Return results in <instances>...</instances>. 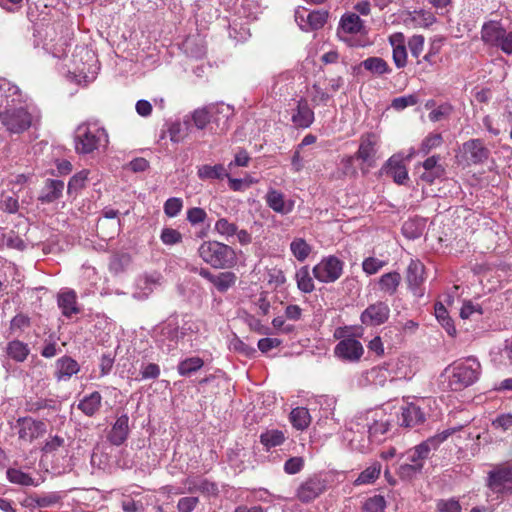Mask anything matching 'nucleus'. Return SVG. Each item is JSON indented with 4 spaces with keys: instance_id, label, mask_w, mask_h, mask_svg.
Here are the masks:
<instances>
[{
    "instance_id": "obj_56",
    "label": "nucleus",
    "mask_w": 512,
    "mask_h": 512,
    "mask_svg": "<svg viewBox=\"0 0 512 512\" xmlns=\"http://www.w3.org/2000/svg\"><path fill=\"white\" fill-rule=\"evenodd\" d=\"M437 512H461L462 507L458 500L455 498L439 499L436 502Z\"/></svg>"
},
{
    "instance_id": "obj_7",
    "label": "nucleus",
    "mask_w": 512,
    "mask_h": 512,
    "mask_svg": "<svg viewBox=\"0 0 512 512\" xmlns=\"http://www.w3.org/2000/svg\"><path fill=\"white\" fill-rule=\"evenodd\" d=\"M455 431L456 429L444 430L409 449L406 452V461L413 465L422 464L423 468L424 462L429 457L431 450H436L440 444L446 441Z\"/></svg>"
},
{
    "instance_id": "obj_32",
    "label": "nucleus",
    "mask_w": 512,
    "mask_h": 512,
    "mask_svg": "<svg viewBox=\"0 0 512 512\" xmlns=\"http://www.w3.org/2000/svg\"><path fill=\"white\" fill-rule=\"evenodd\" d=\"M102 396L98 391L85 396L79 401L77 408L82 411L86 416H94L101 408Z\"/></svg>"
},
{
    "instance_id": "obj_46",
    "label": "nucleus",
    "mask_w": 512,
    "mask_h": 512,
    "mask_svg": "<svg viewBox=\"0 0 512 512\" xmlns=\"http://www.w3.org/2000/svg\"><path fill=\"white\" fill-rule=\"evenodd\" d=\"M213 285L219 292H226L229 288L235 285L237 276L235 273L226 271L216 275Z\"/></svg>"
},
{
    "instance_id": "obj_62",
    "label": "nucleus",
    "mask_w": 512,
    "mask_h": 512,
    "mask_svg": "<svg viewBox=\"0 0 512 512\" xmlns=\"http://www.w3.org/2000/svg\"><path fill=\"white\" fill-rule=\"evenodd\" d=\"M29 326H30V318L27 315H24L22 313L15 315L10 322V330L12 332L24 331Z\"/></svg>"
},
{
    "instance_id": "obj_22",
    "label": "nucleus",
    "mask_w": 512,
    "mask_h": 512,
    "mask_svg": "<svg viewBox=\"0 0 512 512\" xmlns=\"http://www.w3.org/2000/svg\"><path fill=\"white\" fill-rule=\"evenodd\" d=\"M315 119L314 111L310 108L307 99L301 98L292 114V122L297 128H308Z\"/></svg>"
},
{
    "instance_id": "obj_11",
    "label": "nucleus",
    "mask_w": 512,
    "mask_h": 512,
    "mask_svg": "<svg viewBox=\"0 0 512 512\" xmlns=\"http://www.w3.org/2000/svg\"><path fill=\"white\" fill-rule=\"evenodd\" d=\"M326 481L314 475L302 482L296 491V497L302 503H309L326 491Z\"/></svg>"
},
{
    "instance_id": "obj_13",
    "label": "nucleus",
    "mask_w": 512,
    "mask_h": 512,
    "mask_svg": "<svg viewBox=\"0 0 512 512\" xmlns=\"http://www.w3.org/2000/svg\"><path fill=\"white\" fill-rule=\"evenodd\" d=\"M19 439L31 443L46 433V424L31 417H22L17 420Z\"/></svg>"
},
{
    "instance_id": "obj_51",
    "label": "nucleus",
    "mask_w": 512,
    "mask_h": 512,
    "mask_svg": "<svg viewBox=\"0 0 512 512\" xmlns=\"http://www.w3.org/2000/svg\"><path fill=\"white\" fill-rule=\"evenodd\" d=\"M58 338L54 334H50L44 340V346L40 352L41 356L44 358H53L60 351L57 346Z\"/></svg>"
},
{
    "instance_id": "obj_27",
    "label": "nucleus",
    "mask_w": 512,
    "mask_h": 512,
    "mask_svg": "<svg viewBox=\"0 0 512 512\" xmlns=\"http://www.w3.org/2000/svg\"><path fill=\"white\" fill-rule=\"evenodd\" d=\"M79 370L80 366L76 360L69 356H63L56 361L55 377L58 381L68 380Z\"/></svg>"
},
{
    "instance_id": "obj_1",
    "label": "nucleus",
    "mask_w": 512,
    "mask_h": 512,
    "mask_svg": "<svg viewBox=\"0 0 512 512\" xmlns=\"http://www.w3.org/2000/svg\"><path fill=\"white\" fill-rule=\"evenodd\" d=\"M481 374V364L475 357L457 360L441 374V386L445 391L459 392L476 383Z\"/></svg>"
},
{
    "instance_id": "obj_49",
    "label": "nucleus",
    "mask_w": 512,
    "mask_h": 512,
    "mask_svg": "<svg viewBox=\"0 0 512 512\" xmlns=\"http://www.w3.org/2000/svg\"><path fill=\"white\" fill-rule=\"evenodd\" d=\"M385 507V498L382 495H375L364 502L361 512H384Z\"/></svg>"
},
{
    "instance_id": "obj_29",
    "label": "nucleus",
    "mask_w": 512,
    "mask_h": 512,
    "mask_svg": "<svg viewBox=\"0 0 512 512\" xmlns=\"http://www.w3.org/2000/svg\"><path fill=\"white\" fill-rule=\"evenodd\" d=\"M63 190L62 180L47 179L38 200L41 203H52L62 196Z\"/></svg>"
},
{
    "instance_id": "obj_10",
    "label": "nucleus",
    "mask_w": 512,
    "mask_h": 512,
    "mask_svg": "<svg viewBox=\"0 0 512 512\" xmlns=\"http://www.w3.org/2000/svg\"><path fill=\"white\" fill-rule=\"evenodd\" d=\"M380 142L381 138L378 133L372 131L363 133L359 138V148L355 153L356 159L372 166L375 161Z\"/></svg>"
},
{
    "instance_id": "obj_52",
    "label": "nucleus",
    "mask_w": 512,
    "mask_h": 512,
    "mask_svg": "<svg viewBox=\"0 0 512 512\" xmlns=\"http://www.w3.org/2000/svg\"><path fill=\"white\" fill-rule=\"evenodd\" d=\"M37 504L39 508H48L59 504L62 501V496L59 492H49L44 494H37Z\"/></svg>"
},
{
    "instance_id": "obj_35",
    "label": "nucleus",
    "mask_w": 512,
    "mask_h": 512,
    "mask_svg": "<svg viewBox=\"0 0 512 512\" xmlns=\"http://www.w3.org/2000/svg\"><path fill=\"white\" fill-rule=\"evenodd\" d=\"M401 282L400 273L393 271L383 274L379 279V289L389 295H394Z\"/></svg>"
},
{
    "instance_id": "obj_19",
    "label": "nucleus",
    "mask_w": 512,
    "mask_h": 512,
    "mask_svg": "<svg viewBox=\"0 0 512 512\" xmlns=\"http://www.w3.org/2000/svg\"><path fill=\"white\" fill-rule=\"evenodd\" d=\"M440 155H432L422 163L424 172L420 175V179L427 184H433L436 179L445 175V167L440 164Z\"/></svg>"
},
{
    "instance_id": "obj_36",
    "label": "nucleus",
    "mask_w": 512,
    "mask_h": 512,
    "mask_svg": "<svg viewBox=\"0 0 512 512\" xmlns=\"http://www.w3.org/2000/svg\"><path fill=\"white\" fill-rule=\"evenodd\" d=\"M204 366V360L201 357L193 356L181 360L177 365V372L180 376L189 377Z\"/></svg>"
},
{
    "instance_id": "obj_20",
    "label": "nucleus",
    "mask_w": 512,
    "mask_h": 512,
    "mask_svg": "<svg viewBox=\"0 0 512 512\" xmlns=\"http://www.w3.org/2000/svg\"><path fill=\"white\" fill-rule=\"evenodd\" d=\"M425 413L414 403H409L401 408V415L398 417L399 425L402 427H415L424 423Z\"/></svg>"
},
{
    "instance_id": "obj_33",
    "label": "nucleus",
    "mask_w": 512,
    "mask_h": 512,
    "mask_svg": "<svg viewBox=\"0 0 512 512\" xmlns=\"http://www.w3.org/2000/svg\"><path fill=\"white\" fill-rule=\"evenodd\" d=\"M287 439L285 431L279 429H267L260 434V443L266 451L282 445Z\"/></svg>"
},
{
    "instance_id": "obj_64",
    "label": "nucleus",
    "mask_w": 512,
    "mask_h": 512,
    "mask_svg": "<svg viewBox=\"0 0 512 512\" xmlns=\"http://www.w3.org/2000/svg\"><path fill=\"white\" fill-rule=\"evenodd\" d=\"M492 426L495 429H501L507 431L512 428V414H500L493 421Z\"/></svg>"
},
{
    "instance_id": "obj_4",
    "label": "nucleus",
    "mask_w": 512,
    "mask_h": 512,
    "mask_svg": "<svg viewBox=\"0 0 512 512\" xmlns=\"http://www.w3.org/2000/svg\"><path fill=\"white\" fill-rule=\"evenodd\" d=\"M349 327H339L334 332V338L339 342L334 347V355L344 362L356 363L364 354V347L353 335L349 334Z\"/></svg>"
},
{
    "instance_id": "obj_24",
    "label": "nucleus",
    "mask_w": 512,
    "mask_h": 512,
    "mask_svg": "<svg viewBox=\"0 0 512 512\" xmlns=\"http://www.w3.org/2000/svg\"><path fill=\"white\" fill-rule=\"evenodd\" d=\"M389 42L393 48L392 59L397 68H404L407 65V49L405 38L402 33H395L389 37Z\"/></svg>"
},
{
    "instance_id": "obj_39",
    "label": "nucleus",
    "mask_w": 512,
    "mask_h": 512,
    "mask_svg": "<svg viewBox=\"0 0 512 512\" xmlns=\"http://www.w3.org/2000/svg\"><path fill=\"white\" fill-rule=\"evenodd\" d=\"M297 288L303 293H311L315 289L313 278L308 266H302L295 273Z\"/></svg>"
},
{
    "instance_id": "obj_3",
    "label": "nucleus",
    "mask_w": 512,
    "mask_h": 512,
    "mask_svg": "<svg viewBox=\"0 0 512 512\" xmlns=\"http://www.w3.org/2000/svg\"><path fill=\"white\" fill-rule=\"evenodd\" d=\"M108 143V134L104 128L81 124L74 136L75 150L78 154H90Z\"/></svg>"
},
{
    "instance_id": "obj_59",
    "label": "nucleus",
    "mask_w": 512,
    "mask_h": 512,
    "mask_svg": "<svg viewBox=\"0 0 512 512\" xmlns=\"http://www.w3.org/2000/svg\"><path fill=\"white\" fill-rule=\"evenodd\" d=\"M422 471V464H411L408 461L399 467V476L403 479H410Z\"/></svg>"
},
{
    "instance_id": "obj_15",
    "label": "nucleus",
    "mask_w": 512,
    "mask_h": 512,
    "mask_svg": "<svg viewBox=\"0 0 512 512\" xmlns=\"http://www.w3.org/2000/svg\"><path fill=\"white\" fill-rule=\"evenodd\" d=\"M24 103L25 96L17 85L7 80L0 81V108L6 110Z\"/></svg>"
},
{
    "instance_id": "obj_9",
    "label": "nucleus",
    "mask_w": 512,
    "mask_h": 512,
    "mask_svg": "<svg viewBox=\"0 0 512 512\" xmlns=\"http://www.w3.org/2000/svg\"><path fill=\"white\" fill-rule=\"evenodd\" d=\"M487 486L496 493L512 494V464L496 465L488 473Z\"/></svg>"
},
{
    "instance_id": "obj_6",
    "label": "nucleus",
    "mask_w": 512,
    "mask_h": 512,
    "mask_svg": "<svg viewBox=\"0 0 512 512\" xmlns=\"http://www.w3.org/2000/svg\"><path fill=\"white\" fill-rule=\"evenodd\" d=\"M38 119L22 104L0 111V123L10 134H22Z\"/></svg>"
},
{
    "instance_id": "obj_2",
    "label": "nucleus",
    "mask_w": 512,
    "mask_h": 512,
    "mask_svg": "<svg viewBox=\"0 0 512 512\" xmlns=\"http://www.w3.org/2000/svg\"><path fill=\"white\" fill-rule=\"evenodd\" d=\"M200 258L215 269L232 268L237 263L235 250L222 242L204 241L198 248Z\"/></svg>"
},
{
    "instance_id": "obj_14",
    "label": "nucleus",
    "mask_w": 512,
    "mask_h": 512,
    "mask_svg": "<svg viewBox=\"0 0 512 512\" xmlns=\"http://www.w3.org/2000/svg\"><path fill=\"white\" fill-rule=\"evenodd\" d=\"M390 315L387 303L378 301L370 304L361 314L360 320L366 326H378L385 323Z\"/></svg>"
},
{
    "instance_id": "obj_44",
    "label": "nucleus",
    "mask_w": 512,
    "mask_h": 512,
    "mask_svg": "<svg viewBox=\"0 0 512 512\" xmlns=\"http://www.w3.org/2000/svg\"><path fill=\"white\" fill-rule=\"evenodd\" d=\"M435 316L450 336H454L456 334V328L453 320L449 317L445 306L440 302L435 304Z\"/></svg>"
},
{
    "instance_id": "obj_48",
    "label": "nucleus",
    "mask_w": 512,
    "mask_h": 512,
    "mask_svg": "<svg viewBox=\"0 0 512 512\" xmlns=\"http://www.w3.org/2000/svg\"><path fill=\"white\" fill-rule=\"evenodd\" d=\"M355 155L344 156L340 161V168L336 178L342 177H356L357 170L354 166Z\"/></svg>"
},
{
    "instance_id": "obj_61",
    "label": "nucleus",
    "mask_w": 512,
    "mask_h": 512,
    "mask_svg": "<svg viewBox=\"0 0 512 512\" xmlns=\"http://www.w3.org/2000/svg\"><path fill=\"white\" fill-rule=\"evenodd\" d=\"M424 36L422 35H413L408 41V47L410 49L411 55L415 58H419L423 49H424Z\"/></svg>"
},
{
    "instance_id": "obj_43",
    "label": "nucleus",
    "mask_w": 512,
    "mask_h": 512,
    "mask_svg": "<svg viewBox=\"0 0 512 512\" xmlns=\"http://www.w3.org/2000/svg\"><path fill=\"white\" fill-rule=\"evenodd\" d=\"M390 422L388 419L380 418L378 420H374V422L369 426V438L372 441L381 442L383 440V436L390 429Z\"/></svg>"
},
{
    "instance_id": "obj_47",
    "label": "nucleus",
    "mask_w": 512,
    "mask_h": 512,
    "mask_svg": "<svg viewBox=\"0 0 512 512\" xmlns=\"http://www.w3.org/2000/svg\"><path fill=\"white\" fill-rule=\"evenodd\" d=\"M237 224L230 222L227 218H219L214 225V230L221 236L229 239L237 233Z\"/></svg>"
},
{
    "instance_id": "obj_40",
    "label": "nucleus",
    "mask_w": 512,
    "mask_h": 512,
    "mask_svg": "<svg viewBox=\"0 0 512 512\" xmlns=\"http://www.w3.org/2000/svg\"><path fill=\"white\" fill-rule=\"evenodd\" d=\"M328 12L325 10H316L307 13V21L302 24L303 31L318 30L327 22Z\"/></svg>"
},
{
    "instance_id": "obj_57",
    "label": "nucleus",
    "mask_w": 512,
    "mask_h": 512,
    "mask_svg": "<svg viewBox=\"0 0 512 512\" xmlns=\"http://www.w3.org/2000/svg\"><path fill=\"white\" fill-rule=\"evenodd\" d=\"M183 208V201L178 197H171L164 203V213L168 217H176Z\"/></svg>"
},
{
    "instance_id": "obj_42",
    "label": "nucleus",
    "mask_w": 512,
    "mask_h": 512,
    "mask_svg": "<svg viewBox=\"0 0 512 512\" xmlns=\"http://www.w3.org/2000/svg\"><path fill=\"white\" fill-rule=\"evenodd\" d=\"M381 464L379 462L372 463L369 467L363 470L357 479L355 485H364L374 483L380 476Z\"/></svg>"
},
{
    "instance_id": "obj_41",
    "label": "nucleus",
    "mask_w": 512,
    "mask_h": 512,
    "mask_svg": "<svg viewBox=\"0 0 512 512\" xmlns=\"http://www.w3.org/2000/svg\"><path fill=\"white\" fill-rule=\"evenodd\" d=\"M6 476L9 482L21 486H37L33 477L23 472L21 469L10 467L6 471Z\"/></svg>"
},
{
    "instance_id": "obj_5",
    "label": "nucleus",
    "mask_w": 512,
    "mask_h": 512,
    "mask_svg": "<svg viewBox=\"0 0 512 512\" xmlns=\"http://www.w3.org/2000/svg\"><path fill=\"white\" fill-rule=\"evenodd\" d=\"M231 114L230 106L220 103L195 109L191 117L194 125L200 130L205 129L210 122H214L218 127L222 124L221 131H224L228 129L227 122Z\"/></svg>"
},
{
    "instance_id": "obj_18",
    "label": "nucleus",
    "mask_w": 512,
    "mask_h": 512,
    "mask_svg": "<svg viewBox=\"0 0 512 512\" xmlns=\"http://www.w3.org/2000/svg\"><path fill=\"white\" fill-rule=\"evenodd\" d=\"M381 171L387 176L391 177L395 183L403 185L408 180V171L403 162L399 157L392 156L383 165Z\"/></svg>"
},
{
    "instance_id": "obj_53",
    "label": "nucleus",
    "mask_w": 512,
    "mask_h": 512,
    "mask_svg": "<svg viewBox=\"0 0 512 512\" xmlns=\"http://www.w3.org/2000/svg\"><path fill=\"white\" fill-rule=\"evenodd\" d=\"M443 142L440 133H431L422 141L420 151L427 155L432 149L439 147Z\"/></svg>"
},
{
    "instance_id": "obj_23",
    "label": "nucleus",
    "mask_w": 512,
    "mask_h": 512,
    "mask_svg": "<svg viewBox=\"0 0 512 512\" xmlns=\"http://www.w3.org/2000/svg\"><path fill=\"white\" fill-rule=\"evenodd\" d=\"M505 32L506 29L500 21L490 20L481 28V39L485 44L497 47Z\"/></svg>"
},
{
    "instance_id": "obj_16",
    "label": "nucleus",
    "mask_w": 512,
    "mask_h": 512,
    "mask_svg": "<svg viewBox=\"0 0 512 512\" xmlns=\"http://www.w3.org/2000/svg\"><path fill=\"white\" fill-rule=\"evenodd\" d=\"M463 153L473 164L484 163L490 155L489 149L481 139H470L463 143Z\"/></svg>"
},
{
    "instance_id": "obj_45",
    "label": "nucleus",
    "mask_w": 512,
    "mask_h": 512,
    "mask_svg": "<svg viewBox=\"0 0 512 512\" xmlns=\"http://www.w3.org/2000/svg\"><path fill=\"white\" fill-rule=\"evenodd\" d=\"M290 250L298 261L303 262L310 255L312 248L303 238H295L290 244Z\"/></svg>"
},
{
    "instance_id": "obj_31",
    "label": "nucleus",
    "mask_w": 512,
    "mask_h": 512,
    "mask_svg": "<svg viewBox=\"0 0 512 512\" xmlns=\"http://www.w3.org/2000/svg\"><path fill=\"white\" fill-rule=\"evenodd\" d=\"M197 176L202 181L222 180L228 177V172L223 164L201 165L197 168Z\"/></svg>"
},
{
    "instance_id": "obj_26",
    "label": "nucleus",
    "mask_w": 512,
    "mask_h": 512,
    "mask_svg": "<svg viewBox=\"0 0 512 512\" xmlns=\"http://www.w3.org/2000/svg\"><path fill=\"white\" fill-rule=\"evenodd\" d=\"M129 434V417L127 414H123L117 418L113 424L109 434L108 440L111 444L120 446L128 438Z\"/></svg>"
},
{
    "instance_id": "obj_21",
    "label": "nucleus",
    "mask_w": 512,
    "mask_h": 512,
    "mask_svg": "<svg viewBox=\"0 0 512 512\" xmlns=\"http://www.w3.org/2000/svg\"><path fill=\"white\" fill-rule=\"evenodd\" d=\"M338 33L348 35H366L367 29L364 21L356 13H345L339 23Z\"/></svg>"
},
{
    "instance_id": "obj_63",
    "label": "nucleus",
    "mask_w": 512,
    "mask_h": 512,
    "mask_svg": "<svg viewBox=\"0 0 512 512\" xmlns=\"http://www.w3.org/2000/svg\"><path fill=\"white\" fill-rule=\"evenodd\" d=\"M304 467V459L302 457H291L284 463V471L293 475L299 473Z\"/></svg>"
},
{
    "instance_id": "obj_50",
    "label": "nucleus",
    "mask_w": 512,
    "mask_h": 512,
    "mask_svg": "<svg viewBox=\"0 0 512 512\" xmlns=\"http://www.w3.org/2000/svg\"><path fill=\"white\" fill-rule=\"evenodd\" d=\"M311 102L314 106L327 105L331 96L317 83H314L310 90Z\"/></svg>"
},
{
    "instance_id": "obj_28",
    "label": "nucleus",
    "mask_w": 512,
    "mask_h": 512,
    "mask_svg": "<svg viewBox=\"0 0 512 512\" xmlns=\"http://www.w3.org/2000/svg\"><path fill=\"white\" fill-rule=\"evenodd\" d=\"M57 303L62 314L67 318L80 313V308L77 303V294L74 290H68L60 293L58 295Z\"/></svg>"
},
{
    "instance_id": "obj_17",
    "label": "nucleus",
    "mask_w": 512,
    "mask_h": 512,
    "mask_svg": "<svg viewBox=\"0 0 512 512\" xmlns=\"http://www.w3.org/2000/svg\"><path fill=\"white\" fill-rule=\"evenodd\" d=\"M184 486L188 493L199 492L207 497H216L219 493L215 482L202 477H188L184 480Z\"/></svg>"
},
{
    "instance_id": "obj_34",
    "label": "nucleus",
    "mask_w": 512,
    "mask_h": 512,
    "mask_svg": "<svg viewBox=\"0 0 512 512\" xmlns=\"http://www.w3.org/2000/svg\"><path fill=\"white\" fill-rule=\"evenodd\" d=\"M30 353L28 344L20 340H12L7 344L6 354L16 362H24Z\"/></svg>"
},
{
    "instance_id": "obj_30",
    "label": "nucleus",
    "mask_w": 512,
    "mask_h": 512,
    "mask_svg": "<svg viewBox=\"0 0 512 512\" xmlns=\"http://www.w3.org/2000/svg\"><path fill=\"white\" fill-rule=\"evenodd\" d=\"M360 66L374 76H383L385 74H390L392 72V69L388 62L383 58L377 56L366 58L360 63Z\"/></svg>"
},
{
    "instance_id": "obj_55",
    "label": "nucleus",
    "mask_w": 512,
    "mask_h": 512,
    "mask_svg": "<svg viewBox=\"0 0 512 512\" xmlns=\"http://www.w3.org/2000/svg\"><path fill=\"white\" fill-rule=\"evenodd\" d=\"M87 179L88 172L85 170L75 174L68 182V193H77L79 190L84 188Z\"/></svg>"
},
{
    "instance_id": "obj_25",
    "label": "nucleus",
    "mask_w": 512,
    "mask_h": 512,
    "mask_svg": "<svg viewBox=\"0 0 512 512\" xmlns=\"http://www.w3.org/2000/svg\"><path fill=\"white\" fill-rule=\"evenodd\" d=\"M436 22L435 15L427 10L420 9L408 12L404 23L409 28H427Z\"/></svg>"
},
{
    "instance_id": "obj_38",
    "label": "nucleus",
    "mask_w": 512,
    "mask_h": 512,
    "mask_svg": "<svg viewBox=\"0 0 512 512\" xmlns=\"http://www.w3.org/2000/svg\"><path fill=\"white\" fill-rule=\"evenodd\" d=\"M292 426L300 431L305 430L311 423V416L307 408L296 407L289 416Z\"/></svg>"
},
{
    "instance_id": "obj_8",
    "label": "nucleus",
    "mask_w": 512,
    "mask_h": 512,
    "mask_svg": "<svg viewBox=\"0 0 512 512\" xmlns=\"http://www.w3.org/2000/svg\"><path fill=\"white\" fill-rule=\"evenodd\" d=\"M344 262L334 255L324 257L312 269L314 277L322 283H333L343 274Z\"/></svg>"
},
{
    "instance_id": "obj_60",
    "label": "nucleus",
    "mask_w": 512,
    "mask_h": 512,
    "mask_svg": "<svg viewBox=\"0 0 512 512\" xmlns=\"http://www.w3.org/2000/svg\"><path fill=\"white\" fill-rule=\"evenodd\" d=\"M385 262L375 258L368 257L362 263L363 271L368 275L376 274L382 267H384Z\"/></svg>"
},
{
    "instance_id": "obj_54",
    "label": "nucleus",
    "mask_w": 512,
    "mask_h": 512,
    "mask_svg": "<svg viewBox=\"0 0 512 512\" xmlns=\"http://www.w3.org/2000/svg\"><path fill=\"white\" fill-rule=\"evenodd\" d=\"M0 209L9 214L16 213L19 210L18 197L3 193L0 200Z\"/></svg>"
},
{
    "instance_id": "obj_37",
    "label": "nucleus",
    "mask_w": 512,
    "mask_h": 512,
    "mask_svg": "<svg viewBox=\"0 0 512 512\" xmlns=\"http://www.w3.org/2000/svg\"><path fill=\"white\" fill-rule=\"evenodd\" d=\"M266 203L277 213L286 214L291 211V208L286 206L284 194L275 189L267 192Z\"/></svg>"
},
{
    "instance_id": "obj_58",
    "label": "nucleus",
    "mask_w": 512,
    "mask_h": 512,
    "mask_svg": "<svg viewBox=\"0 0 512 512\" xmlns=\"http://www.w3.org/2000/svg\"><path fill=\"white\" fill-rule=\"evenodd\" d=\"M161 241L166 245L178 244L182 241V234L173 228H164L160 235Z\"/></svg>"
},
{
    "instance_id": "obj_12",
    "label": "nucleus",
    "mask_w": 512,
    "mask_h": 512,
    "mask_svg": "<svg viewBox=\"0 0 512 512\" xmlns=\"http://www.w3.org/2000/svg\"><path fill=\"white\" fill-rule=\"evenodd\" d=\"M425 266L418 259H411L406 269L405 281L409 290L417 297H422V285L425 281Z\"/></svg>"
}]
</instances>
